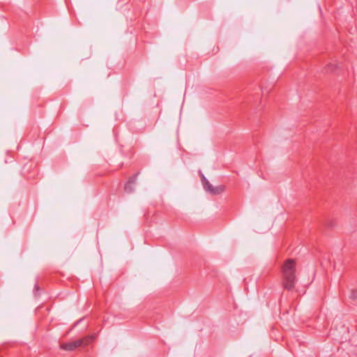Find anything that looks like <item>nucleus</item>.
<instances>
[{
    "mask_svg": "<svg viewBox=\"0 0 357 357\" xmlns=\"http://www.w3.org/2000/svg\"><path fill=\"white\" fill-rule=\"evenodd\" d=\"M136 176H135L132 178H131L125 185V190L127 191V192H130L132 190H131V185L133 184L135 182V180H136Z\"/></svg>",
    "mask_w": 357,
    "mask_h": 357,
    "instance_id": "nucleus-5",
    "label": "nucleus"
},
{
    "mask_svg": "<svg viewBox=\"0 0 357 357\" xmlns=\"http://www.w3.org/2000/svg\"><path fill=\"white\" fill-rule=\"evenodd\" d=\"M202 183L205 190L212 195H220L225 190V185L213 187L204 176H202Z\"/></svg>",
    "mask_w": 357,
    "mask_h": 357,
    "instance_id": "nucleus-3",
    "label": "nucleus"
},
{
    "mask_svg": "<svg viewBox=\"0 0 357 357\" xmlns=\"http://www.w3.org/2000/svg\"><path fill=\"white\" fill-rule=\"evenodd\" d=\"M296 261L293 259H287L282 266V284L284 289L291 290L296 282Z\"/></svg>",
    "mask_w": 357,
    "mask_h": 357,
    "instance_id": "nucleus-1",
    "label": "nucleus"
},
{
    "mask_svg": "<svg viewBox=\"0 0 357 357\" xmlns=\"http://www.w3.org/2000/svg\"><path fill=\"white\" fill-rule=\"evenodd\" d=\"M337 65L335 64V63H328L326 67H325V71L326 73H331V72H333L336 70L337 68Z\"/></svg>",
    "mask_w": 357,
    "mask_h": 357,
    "instance_id": "nucleus-4",
    "label": "nucleus"
},
{
    "mask_svg": "<svg viewBox=\"0 0 357 357\" xmlns=\"http://www.w3.org/2000/svg\"><path fill=\"white\" fill-rule=\"evenodd\" d=\"M96 337V334L85 336L83 338L73 342L63 343L60 347L65 351H74L78 347H84L89 345L95 340Z\"/></svg>",
    "mask_w": 357,
    "mask_h": 357,
    "instance_id": "nucleus-2",
    "label": "nucleus"
}]
</instances>
